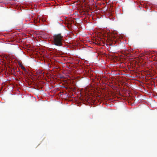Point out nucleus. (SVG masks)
<instances>
[{
	"instance_id": "obj_1",
	"label": "nucleus",
	"mask_w": 157,
	"mask_h": 157,
	"mask_svg": "<svg viewBox=\"0 0 157 157\" xmlns=\"http://www.w3.org/2000/svg\"><path fill=\"white\" fill-rule=\"evenodd\" d=\"M63 36L61 34L59 33L55 34L53 37V43L55 45L60 46L62 45Z\"/></svg>"
},
{
	"instance_id": "obj_3",
	"label": "nucleus",
	"mask_w": 157,
	"mask_h": 157,
	"mask_svg": "<svg viewBox=\"0 0 157 157\" xmlns=\"http://www.w3.org/2000/svg\"><path fill=\"white\" fill-rule=\"evenodd\" d=\"M18 65H19V66L20 67H21V66H23L22 64H21V63H18Z\"/></svg>"
},
{
	"instance_id": "obj_2",
	"label": "nucleus",
	"mask_w": 157,
	"mask_h": 157,
	"mask_svg": "<svg viewBox=\"0 0 157 157\" xmlns=\"http://www.w3.org/2000/svg\"><path fill=\"white\" fill-rule=\"evenodd\" d=\"M21 69H22V70H24V71H26V69L24 67L21 66Z\"/></svg>"
},
{
	"instance_id": "obj_4",
	"label": "nucleus",
	"mask_w": 157,
	"mask_h": 157,
	"mask_svg": "<svg viewBox=\"0 0 157 157\" xmlns=\"http://www.w3.org/2000/svg\"><path fill=\"white\" fill-rule=\"evenodd\" d=\"M36 21H37V22L39 21V19H37V20H36Z\"/></svg>"
}]
</instances>
